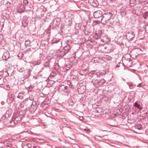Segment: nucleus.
I'll use <instances>...</instances> for the list:
<instances>
[{
	"label": "nucleus",
	"instance_id": "obj_1",
	"mask_svg": "<svg viewBox=\"0 0 148 148\" xmlns=\"http://www.w3.org/2000/svg\"><path fill=\"white\" fill-rule=\"evenodd\" d=\"M105 74L101 72H97L96 70L92 71L89 73V75L91 77L92 80V82L95 87L98 88L106 82V81L104 79H98V77Z\"/></svg>",
	"mask_w": 148,
	"mask_h": 148
},
{
	"label": "nucleus",
	"instance_id": "obj_2",
	"mask_svg": "<svg viewBox=\"0 0 148 148\" xmlns=\"http://www.w3.org/2000/svg\"><path fill=\"white\" fill-rule=\"evenodd\" d=\"M59 92L64 95H69L70 89L69 87L64 85H61L58 88Z\"/></svg>",
	"mask_w": 148,
	"mask_h": 148
},
{
	"label": "nucleus",
	"instance_id": "obj_3",
	"mask_svg": "<svg viewBox=\"0 0 148 148\" xmlns=\"http://www.w3.org/2000/svg\"><path fill=\"white\" fill-rule=\"evenodd\" d=\"M23 117V115L14 113L12 116V119L14 124H17L20 122Z\"/></svg>",
	"mask_w": 148,
	"mask_h": 148
},
{
	"label": "nucleus",
	"instance_id": "obj_4",
	"mask_svg": "<svg viewBox=\"0 0 148 148\" xmlns=\"http://www.w3.org/2000/svg\"><path fill=\"white\" fill-rule=\"evenodd\" d=\"M113 16V14L112 12H106L104 14L101 19V22L104 24L107 21L110 20Z\"/></svg>",
	"mask_w": 148,
	"mask_h": 148
},
{
	"label": "nucleus",
	"instance_id": "obj_5",
	"mask_svg": "<svg viewBox=\"0 0 148 148\" xmlns=\"http://www.w3.org/2000/svg\"><path fill=\"white\" fill-rule=\"evenodd\" d=\"M42 51V50L39 49L36 50H35L33 48L31 47L26 51L25 53H28L29 56H31L32 53L34 52H35L36 54L38 57L39 54H40V53Z\"/></svg>",
	"mask_w": 148,
	"mask_h": 148
},
{
	"label": "nucleus",
	"instance_id": "obj_6",
	"mask_svg": "<svg viewBox=\"0 0 148 148\" xmlns=\"http://www.w3.org/2000/svg\"><path fill=\"white\" fill-rule=\"evenodd\" d=\"M88 71V64L85 65L84 64L82 65V68L80 71V74L82 75H85L87 73Z\"/></svg>",
	"mask_w": 148,
	"mask_h": 148
},
{
	"label": "nucleus",
	"instance_id": "obj_7",
	"mask_svg": "<svg viewBox=\"0 0 148 148\" xmlns=\"http://www.w3.org/2000/svg\"><path fill=\"white\" fill-rule=\"evenodd\" d=\"M79 87L78 88V92L79 91V90H81L82 91L81 93H83L85 91V90L86 88V84L85 82H81L79 84Z\"/></svg>",
	"mask_w": 148,
	"mask_h": 148
},
{
	"label": "nucleus",
	"instance_id": "obj_8",
	"mask_svg": "<svg viewBox=\"0 0 148 148\" xmlns=\"http://www.w3.org/2000/svg\"><path fill=\"white\" fill-rule=\"evenodd\" d=\"M138 8H139L140 9V11L142 13H146V16L144 15V18L146 19L148 17V14L147 12V11H148V7L147 6H145L142 8H141L140 7H138Z\"/></svg>",
	"mask_w": 148,
	"mask_h": 148
},
{
	"label": "nucleus",
	"instance_id": "obj_9",
	"mask_svg": "<svg viewBox=\"0 0 148 148\" xmlns=\"http://www.w3.org/2000/svg\"><path fill=\"white\" fill-rule=\"evenodd\" d=\"M111 49L109 45H105L102 47L101 51L103 53H109L110 52Z\"/></svg>",
	"mask_w": 148,
	"mask_h": 148
},
{
	"label": "nucleus",
	"instance_id": "obj_10",
	"mask_svg": "<svg viewBox=\"0 0 148 148\" xmlns=\"http://www.w3.org/2000/svg\"><path fill=\"white\" fill-rule=\"evenodd\" d=\"M31 70L30 69H25L23 74L25 79H27L29 77L30 75Z\"/></svg>",
	"mask_w": 148,
	"mask_h": 148
},
{
	"label": "nucleus",
	"instance_id": "obj_11",
	"mask_svg": "<svg viewBox=\"0 0 148 148\" xmlns=\"http://www.w3.org/2000/svg\"><path fill=\"white\" fill-rule=\"evenodd\" d=\"M93 15L95 18H97L103 16V12L101 10H98L94 12Z\"/></svg>",
	"mask_w": 148,
	"mask_h": 148
},
{
	"label": "nucleus",
	"instance_id": "obj_12",
	"mask_svg": "<svg viewBox=\"0 0 148 148\" xmlns=\"http://www.w3.org/2000/svg\"><path fill=\"white\" fill-rule=\"evenodd\" d=\"M126 38L129 40H131L134 37V34L133 32H128L127 34Z\"/></svg>",
	"mask_w": 148,
	"mask_h": 148
},
{
	"label": "nucleus",
	"instance_id": "obj_13",
	"mask_svg": "<svg viewBox=\"0 0 148 148\" xmlns=\"http://www.w3.org/2000/svg\"><path fill=\"white\" fill-rule=\"evenodd\" d=\"M88 3L92 6L97 7L99 4L98 1L96 0H89Z\"/></svg>",
	"mask_w": 148,
	"mask_h": 148
},
{
	"label": "nucleus",
	"instance_id": "obj_14",
	"mask_svg": "<svg viewBox=\"0 0 148 148\" xmlns=\"http://www.w3.org/2000/svg\"><path fill=\"white\" fill-rule=\"evenodd\" d=\"M29 22L28 19L26 17H25L22 20V23L23 25L26 26L27 25Z\"/></svg>",
	"mask_w": 148,
	"mask_h": 148
},
{
	"label": "nucleus",
	"instance_id": "obj_15",
	"mask_svg": "<svg viewBox=\"0 0 148 148\" xmlns=\"http://www.w3.org/2000/svg\"><path fill=\"white\" fill-rule=\"evenodd\" d=\"M102 33V31L99 30L98 31H96L95 33V37L97 39L100 38Z\"/></svg>",
	"mask_w": 148,
	"mask_h": 148
},
{
	"label": "nucleus",
	"instance_id": "obj_16",
	"mask_svg": "<svg viewBox=\"0 0 148 148\" xmlns=\"http://www.w3.org/2000/svg\"><path fill=\"white\" fill-rule=\"evenodd\" d=\"M114 22V19L113 18H112L108 20V21L106 22V23H105L103 24L104 25H110L113 24V23Z\"/></svg>",
	"mask_w": 148,
	"mask_h": 148
},
{
	"label": "nucleus",
	"instance_id": "obj_17",
	"mask_svg": "<svg viewBox=\"0 0 148 148\" xmlns=\"http://www.w3.org/2000/svg\"><path fill=\"white\" fill-rule=\"evenodd\" d=\"M71 48V46L69 45H66L64 47L63 50L66 51V53H67L70 51Z\"/></svg>",
	"mask_w": 148,
	"mask_h": 148
},
{
	"label": "nucleus",
	"instance_id": "obj_18",
	"mask_svg": "<svg viewBox=\"0 0 148 148\" xmlns=\"http://www.w3.org/2000/svg\"><path fill=\"white\" fill-rule=\"evenodd\" d=\"M9 58V55L6 52L4 53L2 56L3 59L4 60H6Z\"/></svg>",
	"mask_w": 148,
	"mask_h": 148
},
{
	"label": "nucleus",
	"instance_id": "obj_19",
	"mask_svg": "<svg viewBox=\"0 0 148 148\" xmlns=\"http://www.w3.org/2000/svg\"><path fill=\"white\" fill-rule=\"evenodd\" d=\"M134 106L137 108L140 111L142 110L143 109L142 107L140 106L139 104H138L137 102H135L134 104Z\"/></svg>",
	"mask_w": 148,
	"mask_h": 148
},
{
	"label": "nucleus",
	"instance_id": "obj_20",
	"mask_svg": "<svg viewBox=\"0 0 148 148\" xmlns=\"http://www.w3.org/2000/svg\"><path fill=\"white\" fill-rule=\"evenodd\" d=\"M2 15L3 16L4 19H9L10 18V16L9 14H6V13H3Z\"/></svg>",
	"mask_w": 148,
	"mask_h": 148
},
{
	"label": "nucleus",
	"instance_id": "obj_21",
	"mask_svg": "<svg viewBox=\"0 0 148 148\" xmlns=\"http://www.w3.org/2000/svg\"><path fill=\"white\" fill-rule=\"evenodd\" d=\"M135 128L136 129H137L139 130H140L142 129V126L141 124H136L135 126Z\"/></svg>",
	"mask_w": 148,
	"mask_h": 148
},
{
	"label": "nucleus",
	"instance_id": "obj_22",
	"mask_svg": "<svg viewBox=\"0 0 148 148\" xmlns=\"http://www.w3.org/2000/svg\"><path fill=\"white\" fill-rule=\"evenodd\" d=\"M33 99L32 97L29 98V99L28 98H27V103H29L30 105L31 106L33 102Z\"/></svg>",
	"mask_w": 148,
	"mask_h": 148
},
{
	"label": "nucleus",
	"instance_id": "obj_23",
	"mask_svg": "<svg viewBox=\"0 0 148 148\" xmlns=\"http://www.w3.org/2000/svg\"><path fill=\"white\" fill-rule=\"evenodd\" d=\"M14 100V98L12 97H9L7 99V102L8 103H10Z\"/></svg>",
	"mask_w": 148,
	"mask_h": 148
},
{
	"label": "nucleus",
	"instance_id": "obj_24",
	"mask_svg": "<svg viewBox=\"0 0 148 148\" xmlns=\"http://www.w3.org/2000/svg\"><path fill=\"white\" fill-rule=\"evenodd\" d=\"M11 5L12 4L10 3L9 2H8L5 4V8H7V9H9L10 8Z\"/></svg>",
	"mask_w": 148,
	"mask_h": 148
},
{
	"label": "nucleus",
	"instance_id": "obj_25",
	"mask_svg": "<svg viewBox=\"0 0 148 148\" xmlns=\"http://www.w3.org/2000/svg\"><path fill=\"white\" fill-rule=\"evenodd\" d=\"M18 71L20 72H23L25 71V68H21L18 67L17 68Z\"/></svg>",
	"mask_w": 148,
	"mask_h": 148
},
{
	"label": "nucleus",
	"instance_id": "obj_26",
	"mask_svg": "<svg viewBox=\"0 0 148 148\" xmlns=\"http://www.w3.org/2000/svg\"><path fill=\"white\" fill-rule=\"evenodd\" d=\"M66 51H65L64 50L63 51L62 50L60 52V55L61 56H64L66 53Z\"/></svg>",
	"mask_w": 148,
	"mask_h": 148
},
{
	"label": "nucleus",
	"instance_id": "obj_27",
	"mask_svg": "<svg viewBox=\"0 0 148 148\" xmlns=\"http://www.w3.org/2000/svg\"><path fill=\"white\" fill-rule=\"evenodd\" d=\"M71 67V66L70 65H67L64 67V69L66 71L69 70L70 69Z\"/></svg>",
	"mask_w": 148,
	"mask_h": 148
},
{
	"label": "nucleus",
	"instance_id": "obj_28",
	"mask_svg": "<svg viewBox=\"0 0 148 148\" xmlns=\"http://www.w3.org/2000/svg\"><path fill=\"white\" fill-rule=\"evenodd\" d=\"M66 45H69L70 46V44H71V42L70 40H67L66 41Z\"/></svg>",
	"mask_w": 148,
	"mask_h": 148
},
{
	"label": "nucleus",
	"instance_id": "obj_29",
	"mask_svg": "<svg viewBox=\"0 0 148 148\" xmlns=\"http://www.w3.org/2000/svg\"><path fill=\"white\" fill-rule=\"evenodd\" d=\"M23 3L25 6H27L28 3V2L27 0H23Z\"/></svg>",
	"mask_w": 148,
	"mask_h": 148
},
{
	"label": "nucleus",
	"instance_id": "obj_30",
	"mask_svg": "<svg viewBox=\"0 0 148 148\" xmlns=\"http://www.w3.org/2000/svg\"><path fill=\"white\" fill-rule=\"evenodd\" d=\"M128 85L129 86V87L132 86L134 87L135 86V85H134L131 82H128L127 83Z\"/></svg>",
	"mask_w": 148,
	"mask_h": 148
},
{
	"label": "nucleus",
	"instance_id": "obj_31",
	"mask_svg": "<svg viewBox=\"0 0 148 148\" xmlns=\"http://www.w3.org/2000/svg\"><path fill=\"white\" fill-rule=\"evenodd\" d=\"M60 41V40H53V44H54V43H57L58 42Z\"/></svg>",
	"mask_w": 148,
	"mask_h": 148
},
{
	"label": "nucleus",
	"instance_id": "obj_32",
	"mask_svg": "<svg viewBox=\"0 0 148 148\" xmlns=\"http://www.w3.org/2000/svg\"><path fill=\"white\" fill-rule=\"evenodd\" d=\"M143 69L144 70V72H145V71L148 69V66H145L143 67Z\"/></svg>",
	"mask_w": 148,
	"mask_h": 148
},
{
	"label": "nucleus",
	"instance_id": "obj_33",
	"mask_svg": "<svg viewBox=\"0 0 148 148\" xmlns=\"http://www.w3.org/2000/svg\"><path fill=\"white\" fill-rule=\"evenodd\" d=\"M20 8L22 10H25V8L23 6H21L20 7Z\"/></svg>",
	"mask_w": 148,
	"mask_h": 148
},
{
	"label": "nucleus",
	"instance_id": "obj_34",
	"mask_svg": "<svg viewBox=\"0 0 148 148\" xmlns=\"http://www.w3.org/2000/svg\"><path fill=\"white\" fill-rule=\"evenodd\" d=\"M59 68V65L57 64H56L55 65V69H57Z\"/></svg>",
	"mask_w": 148,
	"mask_h": 148
},
{
	"label": "nucleus",
	"instance_id": "obj_35",
	"mask_svg": "<svg viewBox=\"0 0 148 148\" xmlns=\"http://www.w3.org/2000/svg\"><path fill=\"white\" fill-rule=\"evenodd\" d=\"M20 95L21 94L20 93H19L17 96V97L20 99H22L23 98V97L22 96H20Z\"/></svg>",
	"mask_w": 148,
	"mask_h": 148
},
{
	"label": "nucleus",
	"instance_id": "obj_36",
	"mask_svg": "<svg viewBox=\"0 0 148 148\" xmlns=\"http://www.w3.org/2000/svg\"><path fill=\"white\" fill-rule=\"evenodd\" d=\"M106 58L108 59V60H110L111 59V57L108 56H107V55L106 56Z\"/></svg>",
	"mask_w": 148,
	"mask_h": 148
},
{
	"label": "nucleus",
	"instance_id": "obj_37",
	"mask_svg": "<svg viewBox=\"0 0 148 148\" xmlns=\"http://www.w3.org/2000/svg\"><path fill=\"white\" fill-rule=\"evenodd\" d=\"M42 52L40 53V54H39L38 57H39L40 58H42Z\"/></svg>",
	"mask_w": 148,
	"mask_h": 148
},
{
	"label": "nucleus",
	"instance_id": "obj_38",
	"mask_svg": "<svg viewBox=\"0 0 148 148\" xmlns=\"http://www.w3.org/2000/svg\"><path fill=\"white\" fill-rule=\"evenodd\" d=\"M3 38V35L1 34V32H0V39H2Z\"/></svg>",
	"mask_w": 148,
	"mask_h": 148
},
{
	"label": "nucleus",
	"instance_id": "obj_39",
	"mask_svg": "<svg viewBox=\"0 0 148 148\" xmlns=\"http://www.w3.org/2000/svg\"><path fill=\"white\" fill-rule=\"evenodd\" d=\"M49 83L50 84H53L54 83V82L53 80H51L49 81Z\"/></svg>",
	"mask_w": 148,
	"mask_h": 148
},
{
	"label": "nucleus",
	"instance_id": "obj_40",
	"mask_svg": "<svg viewBox=\"0 0 148 148\" xmlns=\"http://www.w3.org/2000/svg\"><path fill=\"white\" fill-rule=\"evenodd\" d=\"M130 5L131 6H134V4L132 2V1L130 0Z\"/></svg>",
	"mask_w": 148,
	"mask_h": 148
},
{
	"label": "nucleus",
	"instance_id": "obj_41",
	"mask_svg": "<svg viewBox=\"0 0 148 148\" xmlns=\"http://www.w3.org/2000/svg\"><path fill=\"white\" fill-rule=\"evenodd\" d=\"M27 146L28 147L30 148L32 147V145L30 144L29 143L27 144Z\"/></svg>",
	"mask_w": 148,
	"mask_h": 148
},
{
	"label": "nucleus",
	"instance_id": "obj_42",
	"mask_svg": "<svg viewBox=\"0 0 148 148\" xmlns=\"http://www.w3.org/2000/svg\"><path fill=\"white\" fill-rule=\"evenodd\" d=\"M142 83H139V84L137 85V87H140L141 86V84Z\"/></svg>",
	"mask_w": 148,
	"mask_h": 148
},
{
	"label": "nucleus",
	"instance_id": "obj_43",
	"mask_svg": "<svg viewBox=\"0 0 148 148\" xmlns=\"http://www.w3.org/2000/svg\"><path fill=\"white\" fill-rule=\"evenodd\" d=\"M33 148H40V147L38 146L36 147V146H34L33 147Z\"/></svg>",
	"mask_w": 148,
	"mask_h": 148
},
{
	"label": "nucleus",
	"instance_id": "obj_44",
	"mask_svg": "<svg viewBox=\"0 0 148 148\" xmlns=\"http://www.w3.org/2000/svg\"><path fill=\"white\" fill-rule=\"evenodd\" d=\"M90 129H84V130L86 131H88Z\"/></svg>",
	"mask_w": 148,
	"mask_h": 148
},
{
	"label": "nucleus",
	"instance_id": "obj_45",
	"mask_svg": "<svg viewBox=\"0 0 148 148\" xmlns=\"http://www.w3.org/2000/svg\"><path fill=\"white\" fill-rule=\"evenodd\" d=\"M76 147H77V148H80V147H79V145H76Z\"/></svg>",
	"mask_w": 148,
	"mask_h": 148
},
{
	"label": "nucleus",
	"instance_id": "obj_46",
	"mask_svg": "<svg viewBox=\"0 0 148 148\" xmlns=\"http://www.w3.org/2000/svg\"><path fill=\"white\" fill-rule=\"evenodd\" d=\"M51 28V26L50 25L48 27V30H49V29H50Z\"/></svg>",
	"mask_w": 148,
	"mask_h": 148
},
{
	"label": "nucleus",
	"instance_id": "obj_47",
	"mask_svg": "<svg viewBox=\"0 0 148 148\" xmlns=\"http://www.w3.org/2000/svg\"><path fill=\"white\" fill-rule=\"evenodd\" d=\"M25 100H26V101L27 102L26 103H27V98H26L25 99Z\"/></svg>",
	"mask_w": 148,
	"mask_h": 148
},
{
	"label": "nucleus",
	"instance_id": "obj_48",
	"mask_svg": "<svg viewBox=\"0 0 148 148\" xmlns=\"http://www.w3.org/2000/svg\"><path fill=\"white\" fill-rule=\"evenodd\" d=\"M2 78V77L0 75V79H1Z\"/></svg>",
	"mask_w": 148,
	"mask_h": 148
},
{
	"label": "nucleus",
	"instance_id": "obj_49",
	"mask_svg": "<svg viewBox=\"0 0 148 148\" xmlns=\"http://www.w3.org/2000/svg\"><path fill=\"white\" fill-rule=\"evenodd\" d=\"M116 66H117V67H119V65L118 64L116 65Z\"/></svg>",
	"mask_w": 148,
	"mask_h": 148
},
{
	"label": "nucleus",
	"instance_id": "obj_50",
	"mask_svg": "<svg viewBox=\"0 0 148 148\" xmlns=\"http://www.w3.org/2000/svg\"><path fill=\"white\" fill-rule=\"evenodd\" d=\"M38 139L39 140H42V141H43V140H42V139H39V138H38Z\"/></svg>",
	"mask_w": 148,
	"mask_h": 148
},
{
	"label": "nucleus",
	"instance_id": "obj_51",
	"mask_svg": "<svg viewBox=\"0 0 148 148\" xmlns=\"http://www.w3.org/2000/svg\"><path fill=\"white\" fill-rule=\"evenodd\" d=\"M146 74L148 73V71H147L146 72Z\"/></svg>",
	"mask_w": 148,
	"mask_h": 148
},
{
	"label": "nucleus",
	"instance_id": "obj_52",
	"mask_svg": "<svg viewBox=\"0 0 148 148\" xmlns=\"http://www.w3.org/2000/svg\"><path fill=\"white\" fill-rule=\"evenodd\" d=\"M12 121H10V123H12Z\"/></svg>",
	"mask_w": 148,
	"mask_h": 148
},
{
	"label": "nucleus",
	"instance_id": "obj_53",
	"mask_svg": "<svg viewBox=\"0 0 148 148\" xmlns=\"http://www.w3.org/2000/svg\"><path fill=\"white\" fill-rule=\"evenodd\" d=\"M125 10H124V12H125Z\"/></svg>",
	"mask_w": 148,
	"mask_h": 148
},
{
	"label": "nucleus",
	"instance_id": "obj_54",
	"mask_svg": "<svg viewBox=\"0 0 148 148\" xmlns=\"http://www.w3.org/2000/svg\"><path fill=\"white\" fill-rule=\"evenodd\" d=\"M10 148H11L10 147Z\"/></svg>",
	"mask_w": 148,
	"mask_h": 148
}]
</instances>
